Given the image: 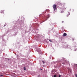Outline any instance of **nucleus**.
I'll use <instances>...</instances> for the list:
<instances>
[{"label":"nucleus","mask_w":77,"mask_h":77,"mask_svg":"<svg viewBox=\"0 0 77 77\" xmlns=\"http://www.w3.org/2000/svg\"><path fill=\"white\" fill-rule=\"evenodd\" d=\"M53 8L54 11H56V5L54 4L53 5Z\"/></svg>","instance_id":"obj_1"},{"label":"nucleus","mask_w":77,"mask_h":77,"mask_svg":"<svg viewBox=\"0 0 77 77\" xmlns=\"http://www.w3.org/2000/svg\"><path fill=\"white\" fill-rule=\"evenodd\" d=\"M67 34L65 33H64L63 34V36H67Z\"/></svg>","instance_id":"obj_2"},{"label":"nucleus","mask_w":77,"mask_h":77,"mask_svg":"<svg viewBox=\"0 0 77 77\" xmlns=\"http://www.w3.org/2000/svg\"><path fill=\"white\" fill-rule=\"evenodd\" d=\"M4 11H3V10H1V11H0V13H3Z\"/></svg>","instance_id":"obj_3"},{"label":"nucleus","mask_w":77,"mask_h":77,"mask_svg":"<svg viewBox=\"0 0 77 77\" xmlns=\"http://www.w3.org/2000/svg\"><path fill=\"white\" fill-rule=\"evenodd\" d=\"M1 76H3L2 73L0 74V77H1Z\"/></svg>","instance_id":"obj_4"},{"label":"nucleus","mask_w":77,"mask_h":77,"mask_svg":"<svg viewBox=\"0 0 77 77\" xmlns=\"http://www.w3.org/2000/svg\"><path fill=\"white\" fill-rule=\"evenodd\" d=\"M26 67H24V70H26Z\"/></svg>","instance_id":"obj_5"},{"label":"nucleus","mask_w":77,"mask_h":77,"mask_svg":"<svg viewBox=\"0 0 77 77\" xmlns=\"http://www.w3.org/2000/svg\"><path fill=\"white\" fill-rule=\"evenodd\" d=\"M49 41H50V42H53V41H51V40H50V39L49 40Z\"/></svg>","instance_id":"obj_6"},{"label":"nucleus","mask_w":77,"mask_h":77,"mask_svg":"<svg viewBox=\"0 0 77 77\" xmlns=\"http://www.w3.org/2000/svg\"><path fill=\"white\" fill-rule=\"evenodd\" d=\"M54 77H57V75H54Z\"/></svg>","instance_id":"obj_7"},{"label":"nucleus","mask_w":77,"mask_h":77,"mask_svg":"<svg viewBox=\"0 0 77 77\" xmlns=\"http://www.w3.org/2000/svg\"><path fill=\"white\" fill-rule=\"evenodd\" d=\"M42 62H43V63H45V62H44V60H42Z\"/></svg>","instance_id":"obj_8"},{"label":"nucleus","mask_w":77,"mask_h":77,"mask_svg":"<svg viewBox=\"0 0 77 77\" xmlns=\"http://www.w3.org/2000/svg\"><path fill=\"white\" fill-rule=\"evenodd\" d=\"M66 8V7H65L63 8V9H65Z\"/></svg>","instance_id":"obj_9"},{"label":"nucleus","mask_w":77,"mask_h":77,"mask_svg":"<svg viewBox=\"0 0 77 77\" xmlns=\"http://www.w3.org/2000/svg\"><path fill=\"white\" fill-rule=\"evenodd\" d=\"M75 75L76 77H77V74H75Z\"/></svg>","instance_id":"obj_10"},{"label":"nucleus","mask_w":77,"mask_h":77,"mask_svg":"<svg viewBox=\"0 0 77 77\" xmlns=\"http://www.w3.org/2000/svg\"><path fill=\"white\" fill-rule=\"evenodd\" d=\"M63 11H62L61 12V13L62 14V13H63Z\"/></svg>","instance_id":"obj_11"},{"label":"nucleus","mask_w":77,"mask_h":77,"mask_svg":"<svg viewBox=\"0 0 77 77\" xmlns=\"http://www.w3.org/2000/svg\"><path fill=\"white\" fill-rule=\"evenodd\" d=\"M62 23H64V21H62Z\"/></svg>","instance_id":"obj_12"},{"label":"nucleus","mask_w":77,"mask_h":77,"mask_svg":"<svg viewBox=\"0 0 77 77\" xmlns=\"http://www.w3.org/2000/svg\"><path fill=\"white\" fill-rule=\"evenodd\" d=\"M45 20H47V18H45Z\"/></svg>","instance_id":"obj_13"},{"label":"nucleus","mask_w":77,"mask_h":77,"mask_svg":"<svg viewBox=\"0 0 77 77\" xmlns=\"http://www.w3.org/2000/svg\"><path fill=\"white\" fill-rule=\"evenodd\" d=\"M60 76H61L60 75H59V76L58 77H60Z\"/></svg>","instance_id":"obj_14"},{"label":"nucleus","mask_w":77,"mask_h":77,"mask_svg":"<svg viewBox=\"0 0 77 77\" xmlns=\"http://www.w3.org/2000/svg\"><path fill=\"white\" fill-rule=\"evenodd\" d=\"M70 15V14L69 13V15Z\"/></svg>","instance_id":"obj_15"},{"label":"nucleus","mask_w":77,"mask_h":77,"mask_svg":"<svg viewBox=\"0 0 77 77\" xmlns=\"http://www.w3.org/2000/svg\"><path fill=\"white\" fill-rule=\"evenodd\" d=\"M42 71V69H40Z\"/></svg>","instance_id":"obj_16"},{"label":"nucleus","mask_w":77,"mask_h":77,"mask_svg":"<svg viewBox=\"0 0 77 77\" xmlns=\"http://www.w3.org/2000/svg\"><path fill=\"white\" fill-rule=\"evenodd\" d=\"M38 51V52H39V51Z\"/></svg>","instance_id":"obj_17"},{"label":"nucleus","mask_w":77,"mask_h":77,"mask_svg":"<svg viewBox=\"0 0 77 77\" xmlns=\"http://www.w3.org/2000/svg\"><path fill=\"white\" fill-rule=\"evenodd\" d=\"M39 51H40V49H39Z\"/></svg>","instance_id":"obj_18"}]
</instances>
